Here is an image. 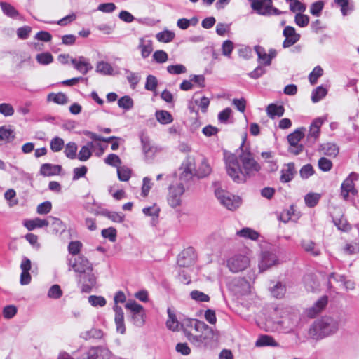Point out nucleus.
Instances as JSON below:
<instances>
[{"label":"nucleus","instance_id":"1","mask_svg":"<svg viewBox=\"0 0 359 359\" xmlns=\"http://www.w3.org/2000/svg\"><path fill=\"white\" fill-rule=\"evenodd\" d=\"M247 136L243 138L240 151L237 154L224 152L226 172L228 175L236 183H243L248 177L254 176L257 173L261 166L254 159L252 154L248 148L244 149V144Z\"/></svg>","mask_w":359,"mask_h":359},{"label":"nucleus","instance_id":"2","mask_svg":"<svg viewBox=\"0 0 359 359\" xmlns=\"http://www.w3.org/2000/svg\"><path fill=\"white\" fill-rule=\"evenodd\" d=\"M184 332L189 341L197 347L210 346L219 338L217 331L197 319L190 320Z\"/></svg>","mask_w":359,"mask_h":359},{"label":"nucleus","instance_id":"3","mask_svg":"<svg viewBox=\"0 0 359 359\" xmlns=\"http://www.w3.org/2000/svg\"><path fill=\"white\" fill-rule=\"evenodd\" d=\"M69 271L78 274L79 283L81 284V292L89 293L96 284V277L93 273V265L83 255L67 259Z\"/></svg>","mask_w":359,"mask_h":359},{"label":"nucleus","instance_id":"4","mask_svg":"<svg viewBox=\"0 0 359 359\" xmlns=\"http://www.w3.org/2000/svg\"><path fill=\"white\" fill-rule=\"evenodd\" d=\"M338 329V320L325 316L313 323L308 330V334L310 339L320 340L334 334Z\"/></svg>","mask_w":359,"mask_h":359},{"label":"nucleus","instance_id":"5","mask_svg":"<svg viewBox=\"0 0 359 359\" xmlns=\"http://www.w3.org/2000/svg\"><path fill=\"white\" fill-rule=\"evenodd\" d=\"M359 179V174L351 172L341 185V196L344 201H354L358 195V190L355 187V181Z\"/></svg>","mask_w":359,"mask_h":359},{"label":"nucleus","instance_id":"6","mask_svg":"<svg viewBox=\"0 0 359 359\" xmlns=\"http://www.w3.org/2000/svg\"><path fill=\"white\" fill-rule=\"evenodd\" d=\"M215 195L219 203L229 210H234L241 205L240 197L232 195L222 189L216 188Z\"/></svg>","mask_w":359,"mask_h":359},{"label":"nucleus","instance_id":"7","mask_svg":"<svg viewBox=\"0 0 359 359\" xmlns=\"http://www.w3.org/2000/svg\"><path fill=\"white\" fill-rule=\"evenodd\" d=\"M248 257L238 254L230 257L227 260V267L233 273H238L244 271L250 266Z\"/></svg>","mask_w":359,"mask_h":359},{"label":"nucleus","instance_id":"8","mask_svg":"<svg viewBox=\"0 0 359 359\" xmlns=\"http://www.w3.org/2000/svg\"><path fill=\"white\" fill-rule=\"evenodd\" d=\"M185 191V187L183 184H170L169 186V192L167 196V201L170 206L177 208L181 205L182 196Z\"/></svg>","mask_w":359,"mask_h":359},{"label":"nucleus","instance_id":"9","mask_svg":"<svg viewBox=\"0 0 359 359\" xmlns=\"http://www.w3.org/2000/svg\"><path fill=\"white\" fill-rule=\"evenodd\" d=\"M182 172L180 173L179 182L177 184H183L184 187L185 184L191 180L193 177V172L195 170V163L194 158L189 156L184 161L181 168Z\"/></svg>","mask_w":359,"mask_h":359},{"label":"nucleus","instance_id":"10","mask_svg":"<svg viewBox=\"0 0 359 359\" xmlns=\"http://www.w3.org/2000/svg\"><path fill=\"white\" fill-rule=\"evenodd\" d=\"M278 263L277 255L269 251H264L261 254L260 262L259 263V270L263 272Z\"/></svg>","mask_w":359,"mask_h":359},{"label":"nucleus","instance_id":"11","mask_svg":"<svg viewBox=\"0 0 359 359\" xmlns=\"http://www.w3.org/2000/svg\"><path fill=\"white\" fill-rule=\"evenodd\" d=\"M283 35L285 40L283 42V48H287L299 41L301 35L296 32L295 28L292 26L287 25L283 32Z\"/></svg>","mask_w":359,"mask_h":359},{"label":"nucleus","instance_id":"12","mask_svg":"<svg viewBox=\"0 0 359 359\" xmlns=\"http://www.w3.org/2000/svg\"><path fill=\"white\" fill-rule=\"evenodd\" d=\"M94 137L95 138L93 141L88 142V144L90 147L92 152H96V154L98 156L102 154L105 149V145L101 143V141L110 142L114 138V136H109L108 138H101V136Z\"/></svg>","mask_w":359,"mask_h":359},{"label":"nucleus","instance_id":"13","mask_svg":"<svg viewBox=\"0 0 359 359\" xmlns=\"http://www.w3.org/2000/svg\"><path fill=\"white\" fill-rule=\"evenodd\" d=\"M194 262V253L193 248H188L182 251L177 257V264L182 267H188Z\"/></svg>","mask_w":359,"mask_h":359},{"label":"nucleus","instance_id":"14","mask_svg":"<svg viewBox=\"0 0 359 359\" xmlns=\"http://www.w3.org/2000/svg\"><path fill=\"white\" fill-rule=\"evenodd\" d=\"M297 171L295 169V165L294 163H288L284 165L281 170V175L280 180L283 183H287L292 180Z\"/></svg>","mask_w":359,"mask_h":359},{"label":"nucleus","instance_id":"15","mask_svg":"<svg viewBox=\"0 0 359 359\" xmlns=\"http://www.w3.org/2000/svg\"><path fill=\"white\" fill-rule=\"evenodd\" d=\"M113 309L115 312L114 320L116 326V331L121 334H123L126 332L123 311L122 308L118 305H114Z\"/></svg>","mask_w":359,"mask_h":359},{"label":"nucleus","instance_id":"16","mask_svg":"<svg viewBox=\"0 0 359 359\" xmlns=\"http://www.w3.org/2000/svg\"><path fill=\"white\" fill-rule=\"evenodd\" d=\"M23 224L27 230L33 231L36 228L48 226L50 224V222L48 219H42L39 217H36L33 219L25 220Z\"/></svg>","mask_w":359,"mask_h":359},{"label":"nucleus","instance_id":"17","mask_svg":"<svg viewBox=\"0 0 359 359\" xmlns=\"http://www.w3.org/2000/svg\"><path fill=\"white\" fill-rule=\"evenodd\" d=\"M62 167L59 165L44 163L41 166L40 173L43 176H52L59 175Z\"/></svg>","mask_w":359,"mask_h":359},{"label":"nucleus","instance_id":"18","mask_svg":"<svg viewBox=\"0 0 359 359\" xmlns=\"http://www.w3.org/2000/svg\"><path fill=\"white\" fill-rule=\"evenodd\" d=\"M327 121V116H323L314 118L309 126L307 135H319L323 124Z\"/></svg>","mask_w":359,"mask_h":359},{"label":"nucleus","instance_id":"19","mask_svg":"<svg viewBox=\"0 0 359 359\" xmlns=\"http://www.w3.org/2000/svg\"><path fill=\"white\" fill-rule=\"evenodd\" d=\"M137 48L141 51L142 57L146 59L153 51V42L151 40L145 41L143 38H140Z\"/></svg>","mask_w":359,"mask_h":359},{"label":"nucleus","instance_id":"20","mask_svg":"<svg viewBox=\"0 0 359 359\" xmlns=\"http://www.w3.org/2000/svg\"><path fill=\"white\" fill-rule=\"evenodd\" d=\"M266 113L268 116L274 119L276 116L280 117L283 116L285 113V108L281 104L271 103L266 107Z\"/></svg>","mask_w":359,"mask_h":359},{"label":"nucleus","instance_id":"21","mask_svg":"<svg viewBox=\"0 0 359 359\" xmlns=\"http://www.w3.org/2000/svg\"><path fill=\"white\" fill-rule=\"evenodd\" d=\"M320 151L327 156L335 157L339 153V147L334 143L327 142L320 146Z\"/></svg>","mask_w":359,"mask_h":359},{"label":"nucleus","instance_id":"22","mask_svg":"<svg viewBox=\"0 0 359 359\" xmlns=\"http://www.w3.org/2000/svg\"><path fill=\"white\" fill-rule=\"evenodd\" d=\"M302 248L308 253L313 256L320 255V251L316 244L311 240H302L301 242Z\"/></svg>","mask_w":359,"mask_h":359},{"label":"nucleus","instance_id":"23","mask_svg":"<svg viewBox=\"0 0 359 359\" xmlns=\"http://www.w3.org/2000/svg\"><path fill=\"white\" fill-rule=\"evenodd\" d=\"M251 8L257 14L260 15L266 16L269 13L268 4L259 0L254 1L253 4H251Z\"/></svg>","mask_w":359,"mask_h":359},{"label":"nucleus","instance_id":"24","mask_svg":"<svg viewBox=\"0 0 359 359\" xmlns=\"http://www.w3.org/2000/svg\"><path fill=\"white\" fill-rule=\"evenodd\" d=\"M47 100L52 101L57 104L63 105L68 102V97L67 95L62 92H59L57 93H50L48 95Z\"/></svg>","mask_w":359,"mask_h":359},{"label":"nucleus","instance_id":"25","mask_svg":"<svg viewBox=\"0 0 359 359\" xmlns=\"http://www.w3.org/2000/svg\"><path fill=\"white\" fill-rule=\"evenodd\" d=\"M0 6L4 14L8 17L16 18L19 15L18 10L9 3L1 1Z\"/></svg>","mask_w":359,"mask_h":359},{"label":"nucleus","instance_id":"26","mask_svg":"<svg viewBox=\"0 0 359 359\" xmlns=\"http://www.w3.org/2000/svg\"><path fill=\"white\" fill-rule=\"evenodd\" d=\"M255 346L257 347L266 346L276 347L278 346V344L272 337L269 335H262L256 341Z\"/></svg>","mask_w":359,"mask_h":359},{"label":"nucleus","instance_id":"27","mask_svg":"<svg viewBox=\"0 0 359 359\" xmlns=\"http://www.w3.org/2000/svg\"><path fill=\"white\" fill-rule=\"evenodd\" d=\"M327 89L324 88L323 85L316 87L311 93V101L313 103L318 102L320 100L324 98L327 94Z\"/></svg>","mask_w":359,"mask_h":359},{"label":"nucleus","instance_id":"28","mask_svg":"<svg viewBox=\"0 0 359 359\" xmlns=\"http://www.w3.org/2000/svg\"><path fill=\"white\" fill-rule=\"evenodd\" d=\"M155 116L157 121L163 125L170 123L173 121L172 114L165 110H157Z\"/></svg>","mask_w":359,"mask_h":359},{"label":"nucleus","instance_id":"29","mask_svg":"<svg viewBox=\"0 0 359 359\" xmlns=\"http://www.w3.org/2000/svg\"><path fill=\"white\" fill-rule=\"evenodd\" d=\"M96 72L102 75H112L114 70L109 62L98 61L96 65Z\"/></svg>","mask_w":359,"mask_h":359},{"label":"nucleus","instance_id":"30","mask_svg":"<svg viewBox=\"0 0 359 359\" xmlns=\"http://www.w3.org/2000/svg\"><path fill=\"white\" fill-rule=\"evenodd\" d=\"M141 142L143 151L147 156H151L156 151V147L151 145L149 136H141Z\"/></svg>","mask_w":359,"mask_h":359},{"label":"nucleus","instance_id":"31","mask_svg":"<svg viewBox=\"0 0 359 359\" xmlns=\"http://www.w3.org/2000/svg\"><path fill=\"white\" fill-rule=\"evenodd\" d=\"M168 318L166 321L167 327L172 331H175L178 329L179 322L176 318L175 314L172 311L170 308L167 309Z\"/></svg>","mask_w":359,"mask_h":359},{"label":"nucleus","instance_id":"32","mask_svg":"<svg viewBox=\"0 0 359 359\" xmlns=\"http://www.w3.org/2000/svg\"><path fill=\"white\" fill-rule=\"evenodd\" d=\"M237 235H238L240 237L249 238L253 241L257 240L259 236V234L257 231L248 227L243 228L238 231Z\"/></svg>","mask_w":359,"mask_h":359},{"label":"nucleus","instance_id":"33","mask_svg":"<svg viewBox=\"0 0 359 359\" xmlns=\"http://www.w3.org/2000/svg\"><path fill=\"white\" fill-rule=\"evenodd\" d=\"M118 106L127 111L134 106V101L129 95H124L118 100Z\"/></svg>","mask_w":359,"mask_h":359},{"label":"nucleus","instance_id":"34","mask_svg":"<svg viewBox=\"0 0 359 359\" xmlns=\"http://www.w3.org/2000/svg\"><path fill=\"white\" fill-rule=\"evenodd\" d=\"M175 34L173 32L170 30H163L156 34V39L163 43H169L171 42L175 39Z\"/></svg>","mask_w":359,"mask_h":359},{"label":"nucleus","instance_id":"35","mask_svg":"<svg viewBox=\"0 0 359 359\" xmlns=\"http://www.w3.org/2000/svg\"><path fill=\"white\" fill-rule=\"evenodd\" d=\"M212 172L210 165L207 163L205 159L201 161V165L196 172V175L199 178L205 177L209 175Z\"/></svg>","mask_w":359,"mask_h":359},{"label":"nucleus","instance_id":"36","mask_svg":"<svg viewBox=\"0 0 359 359\" xmlns=\"http://www.w3.org/2000/svg\"><path fill=\"white\" fill-rule=\"evenodd\" d=\"M333 222L337 229L341 231L347 232L351 229V224L344 216L339 218H333Z\"/></svg>","mask_w":359,"mask_h":359},{"label":"nucleus","instance_id":"37","mask_svg":"<svg viewBox=\"0 0 359 359\" xmlns=\"http://www.w3.org/2000/svg\"><path fill=\"white\" fill-rule=\"evenodd\" d=\"M334 2L341 7V12L344 16L348 14L350 11H353V5L349 4V0H334Z\"/></svg>","mask_w":359,"mask_h":359},{"label":"nucleus","instance_id":"38","mask_svg":"<svg viewBox=\"0 0 359 359\" xmlns=\"http://www.w3.org/2000/svg\"><path fill=\"white\" fill-rule=\"evenodd\" d=\"M36 60L38 63L42 65H48L53 62V57L49 52H44L37 54Z\"/></svg>","mask_w":359,"mask_h":359},{"label":"nucleus","instance_id":"39","mask_svg":"<svg viewBox=\"0 0 359 359\" xmlns=\"http://www.w3.org/2000/svg\"><path fill=\"white\" fill-rule=\"evenodd\" d=\"M117 175L120 181L127 182L130 178L131 170L126 166H119L117 168Z\"/></svg>","mask_w":359,"mask_h":359},{"label":"nucleus","instance_id":"40","mask_svg":"<svg viewBox=\"0 0 359 359\" xmlns=\"http://www.w3.org/2000/svg\"><path fill=\"white\" fill-rule=\"evenodd\" d=\"M325 4L323 0L313 2L310 6V13L312 15L319 17L323 10Z\"/></svg>","mask_w":359,"mask_h":359},{"label":"nucleus","instance_id":"41","mask_svg":"<svg viewBox=\"0 0 359 359\" xmlns=\"http://www.w3.org/2000/svg\"><path fill=\"white\" fill-rule=\"evenodd\" d=\"M323 74V69L319 65L315 67L309 75V80L311 85L317 83L318 79Z\"/></svg>","mask_w":359,"mask_h":359},{"label":"nucleus","instance_id":"42","mask_svg":"<svg viewBox=\"0 0 359 359\" xmlns=\"http://www.w3.org/2000/svg\"><path fill=\"white\" fill-rule=\"evenodd\" d=\"M190 297L193 300L198 302H208L210 301V297L208 294L197 290L191 291Z\"/></svg>","mask_w":359,"mask_h":359},{"label":"nucleus","instance_id":"43","mask_svg":"<svg viewBox=\"0 0 359 359\" xmlns=\"http://www.w3.org/2000/svg\"><path fill=\"white\" fill-rule=\"evenodd\" d=\"M158 86V80L154 75L149 74L146 78L144 88L149 91H156Z\"/></svg>","mask_w":359,"mask_h":359},{"label":"nucleus","instance_id":"44","mask_svg":"<svg viewBox=\"0 0 359 359\" xmlns=\"http://www.w3.org/2000/svg\"><path fill=\"white\" fill-rule=\"evenodd\" d=\"M320 197V195L318 194H308L304 197L305 203L308 207L313 208L318 204Z\"/></svg>","mask_w":359,"mask_h":359},{"label":"nucleus","instance_id":"45","mask_svg":"<svg viewBox=\"0 0 359 359\" xmlns=\"http://www.w3.org/2000/svg\"><path fill=\"white\" fill-rule=\"evenodd\" d=\"M91 155H92V151L90 149V147L88 146V144L87 143L86 145H84L81 147V150L79 151V152L77 155V158L81 161H86L87 160H88L90 158Z\"/></svg>","mask_w":359,"mask_h":359},{"label":"nucleus","instance_id":"46","mask_svg":"<svg viewBox=\"0 0 359 359\" xmlns=\"http://www.w3.org/2000/svg\"><path fill=\"white\" fill-rule=\"evenodd\" d=\"M125 308L130 310L132 313L145 312L144 307L142 305L137 304L135 301H128L126 304Z\"/></svg>","mask_w":359,"mask_h":359},{"label":"nucleus","instance_id":"47","mask_svg":"<svg viewBox=\"0 0 359 359\" xmlns=\"http://www.w3.org/2000/svg\"><path fill=\"white\" fill-rule=\"evenodd\" d=\"M167 71L170 74L178 75L185 73L187 68L182 64L171 65L167 67Z\"/></svg>","mask_w":359,"mask_h":359},{"label":"nucleus","instance_id":"48","mask_svg":"<svg viewBox=\"0 0 359 359\" xmlns=\"http://www.w3.org/2000/svg\"><path fill=\"white\" fill-rule=\"evenodd\" d=\"M77 146L74 142H69L67 144L65 154V156L70 159H75L76 158Z\"/></svg>","mask_w":359,"mask_h":359},{"label":"nucleus","instance_id":"49","mask_svg":"<svg viewBox=\"0 0 359 359\" xmlns=\"http://www.w3.org/2000/svg\"><path fill=\"white\" fill-rule=\"evenodd\" d=\"M190 124L188 126V132L191 134H198L201 126V122L198 117L191 118Z\"/></svg>","mask_w":359,"mask_h":359},{"label":"nucleus","instance_id":"50","mask_svg":"<svg viewBox=\"0 0 359 359\" xmlns=\"http://www.w3.org/2000/svg\"><path fill=\"white\" fill-rule=\"evenodd\" d=\"M131 319L133 323L136 327H141L144 325L145 323V312L132 313Z\"/></svg>","mask_w":359,"mask_h":359},{"label":"nucleus","instance_id":"51","mask_svg":"<svg viewBox=\"0 0 359 359\" xmlns=\"http://www.w3.org/2000/svg\"><path fill=\"white\" fill-rule=\"evenodd\" d=\"M126 73H129V75L127 76V80L130 83L131 88L135 89L140 81V76L137 73H134L128 69H126Z\"/></svg>","mask_w":359,"mask_h":359},{"label":"nucleus","instance_id":"52","mask_svg":"<svg viewBox=\"0 0 359 359\" xmlns=\"http://www.w3.org/2000/svg\"><path fill=\"white\" fill-rule=\"evenodd\" d=\"M153 60L159 64L166 62L168 59V53L163 50H156L153 54Z\"/></svg>","mask_w":359,"mask_h":359},{"label":"nucleus","instance_id":"53","mask_svg":"<svg viewBox=\"0 0 359 359\" xmlns=\"http://www.w3.org/2000/svg\"><path fill=\"white\" fill-rule=\"evenodd\" d=\"M309 17L304 13H297L294 17V22L300 27H305L309 23Z\"/></svg>","mask_w":359,"mask_h":359},{"label":"nucleus","instance_id":"54","mask_svg":"<svg viewBox=\"0 0 359 359\" xmlns=\"http://www.w3.org/2000/svg\"><path fill=\"white\" fill-rule=\"evenodd\" d=\"M232 110L230 107H226L220 111L218 114V121L221 123H228L229 120L231 118Z\"/></svg>","mask_w":359,"mask_h":359},{"label":"nucleus","instance_id":"55","mask_svg":"<svg viewBox=\"0 0 359 359\" xmlns=\"http://www.w3.org/2000/svg\"><path fill=\"white\" fill-rule=\"evenodd\" d=\"M289 8L292 13L299 11L298 13H303L306 9V5L299 0H295L294 3L290 4Z\"/></svg>","mask_w":359,"mask_h":359},{"label":"nucleus","instance_id":"56","mask_svg":"<svg viewBox=\"0 0 359 359\" xmlns=\"http://www.w3.org/2000/svg\"><path fill=\"white\" fill-rule=\"evenodd\" d=\"M102 336V331L100 329L96 328H93L89 331H87L85 333H83V338L86 340L90 339H101Z\"/></svg>","mask_w":359,"mask_h":359},{"label":"nucleus","instance_id":"57","mask_svg":"<svg viewBox=\"0 0 359 359\" xmlns=\"http://www.w3.org/2000/svg\"><path fill=\"white\" fill-rule=\"evenodd\" d=\"M233 48L234 44L233 41L229 39L225 40L222 45V55L226 57H230Z\"/></svg>","mask_w":359,"mask_h":359},{"label":"nucleus","instance_id":"58","mask_svg":"<svg viewBox=\"0 0 359 359\" xmlns=\"http://www.w3.org/2000/svg\"><path fill=\"white\" fill-rule=\"evenodd\" d=\"M62 296V291L58 285H53L48 292V297L51 299H57Z\"/></svg>","mask_w":359,"mask_h":359},{"label":"nucleus","instance_id":"59","mask_svg":"<svg viewBox=\"0 0 359 359\" xmlns=\"http://www.w3.org/2000/svg\"><path fill=\"white\" fill-rule=\"evenodd\" d=\"M314 174V170L311 164L304 165L299 170V175L302 179L307 180Z\"/></svg>","mask_w":359,"mask_h":359},{"label":"nucleus","instance_id":"60","mask_svg":"<svg viewBox=\"0 0 359 359\" xmlns=\"http://www.w3.org/2000/svg\"><path fill=\"white\" fill-rule=\"evenodd\" d=\"M88 302L93 306H104L106 305V299L102 296L90 295Z\"/></svg>","mask_w":359,"mask_h":359},{"label":"nucleus","instance_id":"61","mask_svg":"<svg viewBox=\"0 0 359 359\" xmlns=\"http://www.w3.org/2000/svg\"><path fill=\"white\" fill-rule=\"evenodd\" d=\"M49 219H51V225L53 226V231L55 233L58 232H62L65 231V225L63 222L59 219L53 217H49Z\"/></svg>","mask_w":359,"mask_h":359},{"label":"nucleus","instance_id":"62","mask_svg":"<svg viewBox=\"0 0 359 359\" xmlns=\"http://www.w3.org/2000/svg\"><path fill=\"white\" fill-rule=\"evenodd\" d=\"M31 32V27L25 25L23 27H19L17 29V36L20 39L25 40L28 39Z\"/></svg>","mask_w":359,"mask_h":359},{"label":"nucleus","instance_id":"63","mask_svg":"<svg viewBox=\"0 0 359 359\" xmlns=\"http://www.w3.org/2000/svg\"><path fill=\"white\" fill-rule=\"evenodd\" d=\"M102 236L111 242H114L116 240V230L113 227L104 229L102 231Z\"/></svg>","mask_w":359,"mask_h":359},{"label":"nucleus","instance_id":"64","mask_svg":"<svg viewBox=\"0 0 359 359\" xmlns=\"http://www.w3.org/2000/svg\"><path fill=\"white\" fill-rule=\"evenodd\" d=\"M17 307L13 305L6 306L2 311L3 316L6 319H11L17 313Z\"/></svg>","mask_w":359,"mask_h":359}]
</instances>
